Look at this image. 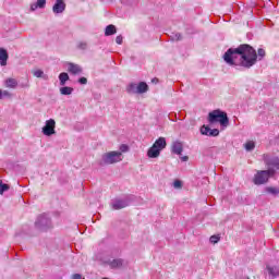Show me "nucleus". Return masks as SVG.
Returning <instances> with one entry per match:
<instances>
[{
    "label": "nucleus",
    "mask_w": 279,
    "mask_h": 279,
    "mask_svg": "<svg viewBox=\"0 0 279 279\" xmlns=\"http://www.w3.org/2000/svg\"><path fill=\"white\" fill-rule=\"evenodd\" d=\"M117 34V26L110 24L105 28V36H114Z\"/></svg>",
    "instance_id": "21"
},
{
    "label": "nucleus",
    "mask_w": 279,
    "mask_h": 279,
    "mask_svg": "<svg viewBox=\"0 0 279 279\" xmlns=\"http://www.w3.org/2000/svg\"><path fill=\"white\" fill-rule=\"evenodd\" d=\"M274 177V170H259L254 175L253 182L257 186H260L262 184H267L269 182V178Z\"/></svg>",
    "instance_id": "5"
},
{
    "label": "nucleus",
    "mask_w": 279,
    "mask_h": 279,
    "mask_svg": "<svg viewBox=\"0 0 279 279\" xmlns=\"http://www.w3.org/2000/svg\"><path fill=\"white\" fill-rule=\"evenodd\" d=\"M171 38H172V40H182V34L172 33Z\"/></svg>",
    "instance_id": "29"
},
{
    "label": "nucleus",
    "mask_w": 279,
    "mask_h": 279,
    "mask_svg": "<svg viewBox=\"0 0 279 279\" xmlns=\"http://www.w3.org/2000/svg\"><path fill=\"white\" fill-rule=\"evenodd\" d=\"M109 266L111 269H121L123 267V259L122 258H117L111 262H109Z\"/></svg>",
    "instance_id": "18"
},
{
    "label": "nucleus",
    "mask_w": 279,
    "mask_h": 279,
    "mask_svg": "<svg viewBox=\"0 0 279 279\" xmlns=\"http://www.w3.org/2000/svg\"><path fill=\"white\" fill-rule=\"evenodd\" d=\"M60 86H64L66 82H69V74L66 72H62L59 75Z\"/></svg>",
    "instance_id": "25"
},
{
    "label": "nucleus",
    "mask_w": 279,
    "mask_h": 279,
    "mask_svg": "<svg viewBox=\"0 0 279 279\" xmlns=\"http://www.w3.org/2000/svg\"><path fill=\"white\" fill-rule=\"evenodd\" d=\"M129 149H130V147H128V145H125V144H122L120 146V153L121 154H125L126 151H129Z\"/></svg>",
    "instance_id": "31"
},
{
    "label": "nucleus",
    "mask_w": 279,
    "mask_h": 279,
    "mask_svg": "<svg viewBox=\"0 0 279 279\" xmlns=\"http://www.w3.org/2000/svg\"><path fill=\"white\" fill-rule=\"evenodd\" d=\"M181 160H182L183 162H186V161L189 160V156L181 157Z\"/></svg>",
    "instance_id": "38"
},
{
    "label": "nucleus",
    "mask_w": 279,
    "mask_h": 279,
    "mask_svg": "<svg viewBox=\"0 0 279 279\" xmlns=\"http://www.w3.org/2000/svg\"><path fill=\"white\" fill-rule=\"evenodd\" d=\"M11 96V94H10V92H8V90H1L0 89V99H3V97H10Z\"/></svg>",
    "instance_id": "30"
},
{
    "label": "nucleus",
    "mask_w": 279,
    "mask_h": 279,
    "mask_svg": "<svg viewBox=\"0 0 279 279\" xmlns=\"http://www.w3.org/2000/svg\"><path fill=\"white\" fill-rule=\"evenodd\" d=\"M4 85L7 88H16V86H19V81L15 78H7Z\"/></svg>",
    "instance_id": "22"
},
{
    "label": "nucleus",
    "mask_w": 279,
    "mask_h": 279,
    "mask_svg": "<svg viewBox=\"0 0 279 279\" xmlns=\"http://www.w3.org/2000/svg\"><path fill=\"white\" fill-rule=\"evenodd\" d=\"M121 160H123V154L112 150L102 154L99 165L101 167H104V165H117V162H121Z\"/></svg>",
    "instance_id": "3"
},
{
    "label": "nucleus",
    "mask_w": 279,
    "mask_h": 279,
    "mask_svg": "<svg viewBox=\"0 0 279 279\" xmlns=\"http://www.w3.org/2000/svg\"><path fill=\"white\" fill-rule=\"evenodd\" d=\"M174 189H182V182L180 180L174 181L173 183Z\"/></svg>",
    "instance_id": "34"
},
{
    "label": "nucleus",
    "mask_w": 279,
    "mask_h": 279,
    "mask_svg": "<svg viewBox=\"0 0 279 279\" xmlns=\"http://www.w3.org/2000/svg\"><path fill=\"white\" fill-rule=\"evenodd\" d=\"M66 10V3L64 0H56V3L52 7L53 14H62Z\"/></svg>",
    "instance_id": "9"
},
{
    "label": "nucleus",
    "mask_w": 279,
    "mask_h": 279,
    "mask_svg": "<svg viewBox=\"0 0 279 279\" xmlns=\"http://www.w3.org/2000/svg\"><path fill=\"white\" fill-rule=\"evenodd\" d=\"M244 148L246 149V151H254V149L256 148V144L252 141L246 142L244 144Z\"/></svg>",
    "instance_id": "26"
},
{
    "label": "nucleus",
    "mask_w": 279,
    "mask_h": 279,
    "mask_svg": "<svg viewBox=\"0 0 279 279\" xmlns=\"http://www.w3.org/2000/svg\"><path fill=\"white\" fill-rule=\"evenodd\" d=\"M153 146L162 151V149L167 147V140H165V137H159L157 141H155Z\"/></svg>",
    "instance_id": "15"
},
{
    "label": "nucleus",
    "mask_w": 279,
    "mask_h": 279,
    "mask_svg": "<svg viewBox=\"0 0 279 279\" xmlns=\"http://www.w3.org/2000/svg\"><path fill=\"white\" fill-rule=\"evenodd\" d=\"M268 274L276 278L279 275V267L278 266H267Z\"/></svg>",
    "instance_id": "23"
},
{
    "label": "nucleus",
    "mask_w": 279,
    "mask_h": 279,
    "mask_svg": "<svg viewBox=\"0 0 279 279\" xmlns=\"http://www.w3.org/2000/svg\"><path fill=\"white\" fill-rule=\"evenodd\" d=\"M35 228L39 232H47V230H51L53 228L51 218H49L47 215H40L35 221Z\"/></svg>",
    "instance_id": "4"
},
{
    "label": "nucleus",
    "mask_w": 279,
    "mask_h": 279,
    "mask_svg": "<svg viewBox=\"0 0 279 279\" xmlns=\"http://www.w3.org/2000/svg\"><path fill=\"white\" fill-rule=\"evenodd\" d=\"M32 73L34 75V77H38V78H41V80H49V75L45 74V71L40 70V69H35V70H32Z\"/></svg>",
    "instance_id": "14"
},
{
    "label": "nucleus",
    "mask_w": 279,
    "mask_h": 279,
    "mask_svg": "<svg viewBox=\"0 0 279 279\" xmlns=\"http://www.w3.org/2000/svg\"><path fill=\"white\" fill-rule=\"evenodd\" d=\"M219 235H211L210 238H209V241H210V243H219Z\"/></svg>",
    "instance_id": "32"
},
{
    "label": "nucleus",
    "mask_w": 279,
    "mask_h": 279,
    "mask_svg": "<svg viewBox=\"0 0 279 279\" xmlns=\"http://www.w3.org/2000/svg\"><path fill=\"white\" fill-rule=\"evenodd\" d=\"M128 206H130V199L128 198H116L111 202L113 210H121L122 208H128Z\"/></svg>",
    "instance_id": "8"
},
{
    "label": "nucleus",
    "mask_w": 279,
    "mask_h": 279,
    "mask_svg": "<svg viewBox=\"0 0 279 279\" xmlns=\"http://www.w3.org/2000/svg\"><path fill=\"white\" fill-rule=\"evenodd\" d=\"M160 151L156 146H151L148 151H147V156L148 158H158V156H160Z\"/></svg>",
    "instance_id": "17"
},
{
    "label": "nucleus",
    "mask_w": 279,
    "mask_h": 279,
    "mask_svg": "<svg viewBox=\"0 0 279 279\" xmlns=\"http://www.w3.org/2000/svg\"><path fill=\"white\" fill-rule=\"evenodd\" d=\"M61 95H72L73 94V88L69 86H64L60 88Z\"/></svg>",
    "instance_id": "27"
},
{
    "label": "nucleus",
    "mask_w": 279,
    "mask_h": 279,
    "mask_svg": "<svg viewBox=\"0 0 279 279\" xmlns=\"http://www.w3.org/2000/svg\"><path fill=\"white\" fill-rule=\"evenodd\" d=\"M149 90V85L145 82H140L137 84V95H143L144 93H147Z\"/></svg>",
    "instance_id": "20"
},
{
    "label": "nucleus",
    "mask_w": 279,
    "mask_h": 279,
    "mask_svg": "<svg viewBox=\"0 0 279 279\" xmlns=\"http://www.w3.org/2000/svg\"><path fill=\"white\" fill-rule=\"evenodd\" d=\"M78 82H80L81 84H83V85H86V84H88V78H87V77H81V78L78 80Z\"/></svg>",
    "instance_id": "35"
},
{
    "label": "nucleus",
    "mask_w": 279,
    "mask_h": 279,
    "mask_svg": "<svg viewBox=\"0 0 279 279\" xmlns=\"http://www.w3.org/2000/svg\"><path fill=\"white\" fill-rule=\"evenodd\" d=\"M263 160L268 168L267 171L272 169L274 175H276V171H279V158L274 155L265 154L263 155Z\"/></svg>",
    "instance_id": "6"
},
{
    "label": "nucleus",
    "mask_w": 279,
    "mask_h": 279,
    "mask_svg": "<svg viewBox=\"0 0 279 279\" xmlns=\"http://www.w3.org/2000/svg\"><path fill=\"white\" fill-rule=\"evenodd\" d=\"M117 45H123V36L119 35L116 37Z\"/></svg>",
    "instance_id": "33"
},
{
    "label": "nucleus",
    "mask_w": 279,
    "mask_h": 279,
    "mask_svg": "<svg viewBox=\"0 0 279 279\" xmlns=\"http://www.w3.org/2000/svg\"><path fill=\"white\" fill-rule=\"evenodd\" d=\"M265 192L268 193V195H279V187H274V186H267L265 187Z\"/></svg>",
    "instance_id": "24"
},
{
    "label": "nucleus",
    "mask_w": 279,
    "mask_h": 279,
    "mask_svg": "<svg viewBox=\"0 0 279 279\" xmlns=\"http://www.w3.org/2000/svg\"><path fill=\"white\" fill-rule=\"evenodd\" d=\"M201 134H203V136H217L219 134V130H211L208 125H203L201 126Z\"/></svg>",
    "instance_id": "10"
},
{
    "label": "nucleus",
    "mask_w": 279,
    "mask_h": 279,
    "mask_svg": "<svg viewBox=\"0 0 279 279\" xmlns=\"http://www.w3.org/2000/svg\"><path fill=\"white\" fill-rule=\"evenodd\" d=\"M45 5H47V0H37V2L31 4V10H32V12H36V10H38V8L40 10H43L45 8Z\"/></svg>",
    "instance_id": "13"
},
{
    "label": "nucleus",
    "mask_w": 279,
    "mask_h": 279,
    "mask_svg": "<svg viewBox=\"0 0 279 279\" xmlns=\"http://www.w3.org/2000/svg\"><path fill=\"white\" fill-rule=\"evenodd\" d=\"M68 71L72 75H82L83 69L80 66V64L68 62Z\"/></svg>",
    "instance_id": "11"
},
{
    "label": "nucleus",
    "mask_w": 279,
    "mask_h": 279,
    "mask_svg": "<svg viewBox=\"0 0 279 279\" xmlns=\"http://www.w3.org/2000/svg\"><path fill=\"white\" fill-rule=\"evenodd\" d=\"M209 123H220L221 128H228L230 125V119H228V113L217 109L208 114Z\"/></svg>",
    "instance_id": "2"
},
{
    "label": "nucleus",
    "mask_w": 279,
    "mask_h": 279,
    "mask_svg": "<svg viewBox=\"0 0 279 279\" xmlns=\"http://www.w3.org/2000/svg\"><path fill=\"white\" fill-rule=\"evenodd\" d=\"M5 191H10V185L4 184L3 181L0 180V195H3Z\"/></svg>",
    "instance_id": "28"
},
{
    "label": "nucleus",
    "mask_w": 279,
    "mask_h": 279,
    "mask_svg": "<svg viewBox=\"0 0 279 279\" xmlns=\"http://www.w3.org/2000/svg\"><path fill=\"white\" fill-rule=\"evenodd\" d=\"M78 47L80 49H86V43H81Z\"/></svg>",
    "instance_id": "36"
},
{
    "label": "nucleus",
    "mask_w": 279,
    "mask_h": 279,
    "mask_svg": "<svg viewBox=\"0 0 279 279\" xmlns=\"http://www.w3.org/2000/svg\"><path fill=\"white\" fill-rule=\"evenodd\" d=\"M184 151V146L181 142H174L172 144V154H177V156H182V153Z\"/></svg>",
    "instance_id": "12"
},
{
    "label": "nucleus",
    "mask_w": 279,
    "mask_h": 279,
    "mask_svg": "<svg viewBox=\"0 0 279 279\" xmlns=\"http://www.w3.org/2000/svg\"><path fill=\"white\" fill-rule=\"evenodd\" d=\"M0 64L1 66L8 64V51L3 48H0Z\"/></svg>",
    "instance_id": "19"
},
{
    "label": "nucleus",
    "mask_w": 279,
    "mask_h": 279,
    "mask_svg": "<svg viewBox=\"0 0 279 279\" xmlns=\"http://www.w3.org/2000/svg\"><path fill=\"white\" fill-rule=\"evenodd\" d=\"M265 56V49L259 48L256 53L254 47L247 44H242L238 48H229L223 54V60L229 66L252 69V66H254L258 60H263Z\"/></svg>",
    "instance_id": "1"
},
{
    "label": "nucleus",
    "mask_w": 279,
    "mask_h": 279,
    "mask_svg": "<svg viewBox=\"0 0 279 279\" xmlns=\"http://www.w3.org/2000/svg\"><path fill=\"white\" fill-rule=\"evenodd\" d=\"M43 134L45 136H53V134H56V120L49 119L46 121V124L43 128Z\"/></svg>",
    "instance_id": "7"
},
{
    "label": "nucleus",
    "mask_w": 279,
    "mask_h": 279,
    "mask_svg": "<svg viewBox=\"0 0 279 279\" xmlns=\"http://www.w3.org/2000/svg\"><path fill=\"white\" fill-rule=\"evenodd\" d=\"M73 279H82V275L75 274V275H73Z\"/></svg>",
    "instance_id": "37"
},
{
    "label": "nucleus",
    "mask_w": 279,
    "mask_h": 279,
    "mask_svg": "<svg viewBox=\"0 0 279 279\" xmlns=\"http://www.w3.org/2000/svg\"><path fill=\"white\" fill-rule=\"evenodd\" d=\"M126 93L129 95H138V84L136 83H131L126 86Z\"/></svg>",
    "instance_id": "16"
}]
</instances>
